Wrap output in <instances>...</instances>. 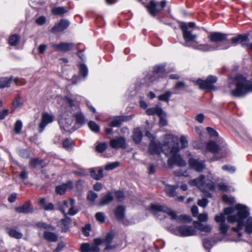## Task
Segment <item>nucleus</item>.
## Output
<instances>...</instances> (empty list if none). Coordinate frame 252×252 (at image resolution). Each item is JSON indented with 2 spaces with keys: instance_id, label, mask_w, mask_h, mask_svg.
Here are the masks:
<instances>
[{
  "instance_id": "obj_1",
  "label": "nucleus",
  "mask_w": 252,
  "mask_h": 252,
  "mask_svg": "<svg viewBox=\"0 0 252 252\" xmlns=\"http://www.w3.org/2000/svg\"><path fill=\"white\" fill-rule=\"evenodd\" d=\"M249 213L247 208L241 204L237 205L235 207L226 208L223 210V213L215 217V220L217 222L220 223V230L222 234L227 233L229 226L225 223V217L227 215V220L231 223H237V227H232V230L237 233L239 237L241 234L239 231L244 226V220L249 216Z\"/></svg>"
},
{
  "instance_id": "obj_2",
  "label": "nucleus",
  "mask_w": 252,
  "mask_h": 252,
  "mask_svg": "<svg viewBox=\"0 0 252 252\" xmlns=\"http://www.w3.org/2000/svg\"><path fill=\"white\" fill-rule=\"evenodd\" d=\"M178 141L177 136L167 134L165 135L163 142L161 145L155 142L151 141L149 151L152 155L158 154L162 152L167 156L171 155L168 160L169 166L176 165L178 166H185L186 165V161L177 154L179 151Z\"/></svg>"
},
{
  "instance_id": "obj_3",
  "label": "nucleus",
  "mask_w": 252,
  "mask_h": 252,
  "mask_svg": "<svg viewBox=\"0 0 252 252\" xmlns=\"http://www.w3.org/2000/svg\"><path fill=\"white\" fill-rule=\"evenodd\" d=\"M230 94L236 97L243 96L252 92V82L238 75L235 78H229L228 86Z\"/></svg>"
},
{
  "instance_id": "obj_4",
  "label": "nucleus",
  "mask_w": 252,
  "mask_h": 252,
  "mask_svg": "<svg viewBox=\"0 0 252 252\" xmlns=\"http://www.w3.org/2000/svg\"><path fill=\"white\" fill-rule=\"evenodd\" d=\"M205 176L202 175L198 178L190 180L189 184L191 186L197 187L204 193L205 195L210 197H211V194L209 191L214 190L216 187L212 180H205Z\"/></svg>"
},
{
  "instance_id": "obj_5",
  "label": "nucleus",
  "mask_w": 252,
  "mask_h": 252,
  "mask_svg": "<svg viewBox=\"0 0 252 252\" xmlns=\"http://www.w3.org/2000/svg\"><path fill=\"white\" fill-rule=\"evenodd\" d=\"M57 204L59 210L63 213L65 216L67 214L73 216L77 212V211L74 208L75 200L73 199L60 201Z\"/></svg>"
},
{
  "instance_id": "obj_6",
  "label": "nucleus",
  "mask_w": 252,
  "mask_h": 252,
  "mask_svg": "<svg viewBox=\"0 0 252 252\" xmlns=\"http://www.w3.org/2000/svg\"><path fill=\"white\" fill-rule=\"evenodd\" d=\"M149 210L154 215H156L161 214H166L172 219L176 217V213L169 208L164 206H161L157 204H152L151 205Z\"/></svg>"
},
{
  "instance_id": "obj_7",
  "label": "nucleus",
  "mask_w": 252,
  "mask_h": 252,
  "mask_svg": "<svg viewBox=\"0 0 252 252\" xmlns=\"http://www.w3.org/2000/svg\"><path fill=\"white\" fill-rule=\"evenodd\" d=\"M55 119L53 114L47 112H44L42 114L40 123L38 126V131L39 133L42 132L46 126L52 123Z\"/></svg>"
},
{
  "instance_id": "obj_8",
  "label": "nucleus",
  "mask_w": 252,
  "mask_h": 252,
  "mask_svg": "<svg viewBox=\"0 0 252 252\" xmlns=\"http://www.w3.org/2000/svg\"><path fill=\"white\" fill-rule=\"evenodd\" d=\"M217 78L214 76H209L206 80L198 79L196 83L199 86L200 89L203 90L214 89L213 84L217 81Z\"/></svg>"
},
{
  "instance_id": "obj_9",
  "label": "nucleus",
  "mask_w": 252,
  "mask_h": 252,
  "mask_svg": "<svg viewBox=\"0 0 252 252\" xmlns=\"http://www.w3.org/2000/svg\"><path fill=\"white\" fill-rule=\"evenodd\" d=\"M179 27L182 31L183 38L186 42L195 41L197 35L192 33V31L188 29L187 24L186 23H181Z\"/></svg>"
},
{
  "instance_id": "obj_10",
  "label": "nucleus",
  "mask_w": 252,
  "mask_h": 252,
  "mask_svg": "<svg viewBox=\"0 0 252 252\" xmlns=\"http://www.w3.org/2000/svg\"><path fill=\"white\" fill-rule=\"evenodd\" d=\"M178 231V232L177 234L182 237H188L197 234V230L194 226L187 225H184L179 227Z\"/></svg>"
},
{
  "instance_id": "obj_11",
  "label": "nucleus",
  "mask_w": 252,
  "mask_h": 252,
  "mask_svg": "<svg viewBox=\"0 0 252 252\" xmlns=\"http://www.w3.org/2000/svg\"><path fill=\"white\" fill-rule=\"evenodd\" d=\"M161 8L158 7V3L155 1H151L147 6L149 12L153 16H155L157 13L161 12L166 5V2L162 1L160 3Z\"/></svg>"
},
{
  "instance_id": "obj_12",
  "label": "nucleus",
  "mask_w": 252,
  "mask_h": 252,
  "mask_svg": "<svg viewBox=\"0 0 252 252\" xmlns=\"http://www.w3.org/2000/svg\"><path fill=\"white\" fill-rule=\"evenodd\" d=\"M165 66L164 65H156L154 68V71L149 74L147 78L149 80L150 82L155 81L158 77L160 74L164 73L165 71Z\"/></svg>"
},
{
  "instance_id": "obj_13",
  "label": "nucleus",
  "mask_w": 252,
  "mask_h": 252,
  "mask_svg": "<svg viewBox=\"0 0 252 252\" xmlns=\"http://www.w3.org/2000/svg\"><path fill=\"white\" fill-rule=\"evenodd\" d=\"M51 46L56 51L66 52L72 50L74 44L71 43L62 42L60 44H52Z\"/></svg>"
},
{
  "instance_id": "obj_14",
  "label": "nucleus",
  "mask_w": 252,
  "mask_h": 252,
  "mask_svg": "<svg viewBox=\"0 0 252 252\" xmlns=\"http://www.w3.org/2000/svg\"><path fill=\"white\" fill-rule=\"evenodd\" d=\"M227 34L220 32H213L209 34L208 38L215 43L221 42L226 41Z\"/></svg>"
},
{
  "instance_id": "obj_15",
  "label": "nucleus",
  "mask_w": 252,
  "mask_h": 252,
  "mask_svg": "<svg viewBox=\"0 0 252 252\" xmlns=\"http://www.w3.org/2000/svg\"><path fill=\"white\" fill-rule=\"evenodd\" d=\"M190 167L197 172H201L205 168L204 162L198 159L190 158L189 160Z\"/></svg>"
},
{
  "instance_id": "obj_16",
  "label": "nucleus",
  "mask_w": 252,
  "mask_h": 252,
  "mask_svg": "<svg viewBox=\"0 0 252 252\" xmlns=\"http://www.w3.org/2000/svg\"><path fill=\"white\" fill-rule=\"evenodd\" d=\"M110 146L113 149H126V143L125 138L123 137H117L110 141Z\"/></svg>"
},
{
  "instance_id": "obj_17",
  "label": "nucleus",
  "mask_w": 252,
  "mask_h": 252,
  "mask_svg": "<svg viewBox=\"0 0 252 252\" xmlns=\"http://www.w3.org/2000/svg\"><path fill=\"white\" fill-rule=\"evenodd\" d=\"M73 123V119L71 117H63L59 120V123L61 127L66 131H69L70 127Z\"/></svg>"
},
{
  "instance_id": "obj_18",
  "label": "nucleus",
  "mask_w": 252,
  "mask_h": 252,
  "mask_svg": "<svg viewBox=\"0 0 252 252\" xmlns=\"http://www.w3.org/2000/svg\"><path fill=\"white\" fill-rule=\"evenodd\" d=\"M69 23L67 20H61L60 22L55 25L51 29L52 33H57L65 30L69 26Z\"/></svg>"
},
{
  "instance_id": "obj_19",
  "label": "nucleus",
  "mask_w": 252,
  "mask_h": 252,
  "mask_svg": "<svg viewBox=\"0 0 252 252\" xmlns=\"http://www.w3.org/2000/svg\"><path fill=\"white\" fill-rule=\"evenodd\" d=\"M99 249L97 246L90 245L89 243L82 244L80 246L81 252H99Z\"/></svg>"
},
{
  "instance_id": "obj_20",
  "label": "nucleus",
  "mask_w": 252,
  "mask_h": 252,
  "mask_svg": "<svg viewBox=\"0 0 252 252\" xmlns=\"http://www.w3.org/2000/svg\"><path fill=\"white\" fill-rule=\"evenodd\" d=\"M230 47L229 45L225 46L222 48L214 47L211 46L210 44H200L197 46L195 49L203 52H207L210 51H213L216 49H226Z\"/></svg>"
},
{
  "instance_id": "obj_21",
  "label": "nucleus",
  "mask_w": 252,
  "mask_h": 252,
  "mask_svg": "<svg viewBox=\"0 0 252 252\" xmlns=\"http://www.w3.org/2000/svg\"><path fill=\"white\" fill-rule=\"evenodd\" d=\"M193 225L196 229L205 233H210L212 231V226L209 224H203L198 221H193Z\"/></svg>"
},
{
  "instance_id": "obj_22",
  "label": "nucleus",
  "mask_w": 252,
  "mask_h": 252,
  "mask_svg": "<svg viewBox=\"0 0 252 252\" xmlns=\"http://www.w3.org/2000/svg\"><path fill=\"white\" fill-rule=\"evenodd\" d=\"M73 188V183L71 181H68L65 184L57 186L56 191L57 194L62 195L64 194L65 191L68 189H71Z\"/></svg>"
},
{
  "instance_id": "obj_23",
  "label": "nucleus",
  "mask_w": 252,
  "mask_h": 252,
  "mask_svg": "<svg viewBox=\"0 0 252 252\" xmlns=\"http://www.w3.org/2000/svg\"><path fill=\"white\" fill-rule=\"evenodd\" d=\"M15 211L19 213H30L33 211L29 201L25 202L22 206L15 208Z\"/></svg>"
},
{
  "instance_id": "obj_24",
  "label": "nucleus",
  "mask_w": 252,
  "mask_h": 252,
  "mask_svg": "<svg viewBox=\"0 0 252 252\" xmlns=\"http://www.w3.org/2000/svg\"><path fill=\"white\" fill-rule=\"evenodd\" d=\"M91 177L96 180L101 179L103 176V170L101 168H94L90 169Z\"/></svg>"
},
{
  "instance_id": "obj_25",
  "label": "nucleus",
  "mask_w": 252,
  "mask_h": 252,
  "mask_svg": "<svg viewBox=\"0 0 252 252\" xmlns=\"http://www.w3.org/2000/svg\"><path fill=\"white\" fill-rule=\"evenodd\" d=\"M6 230L9 236L15 239H21L23 236V234L15 227L7 228Z\"/></svg>"
},
{
  "instance_id": "obj_26",
  "label": "nucleus",
  "mask_w": 252,
  "mask_h": 252,
  "mask_svg": "<svg viewBox=\"0 0 252 252\" xmlns=\"http://www.w3.org/2000/svg\"><path fill=\"white\" fill-rule=\"evenodd\" d=\"M146 114L148 115H158L161 116V114H164V112L161 108L158 106L148 108L146 110Z\"/></svg>"
},
{
  "instance_id": "obj_27",
  "label": "nucleus",
  "mask_w": 252,
  "mask_h": 252,
  "mask_svg": "<svg viewBox=\"0 0 252 252\" xmlns=\"http://www.w3.org/2000/svg\"><path fill=\"white\" fill-rule=\"evenodd\" d=\"M43 236L45 239L50 242H56L58 240V235L54 232L45 231Z\"/></svg>"
},
{
  "instance_id": "obj_28",
  "label": "nucleus",
  "mask_w": 252,
  "mask_h": 252,
  "mask_svg": "<svg viewBox=\"0 0 252 252\" xmlns=\"http://www.w3.org/2000/svg\"><path fill=\"white\" fill-rule=\"evenodd\" d=\"M125 208L122 206H118L114 211L116 218L119 220H122L125 217Z\"/></svg>"
},
{
  "instance_id": "obj_29",
  "label": "nucleus",
  "mask_w": 252,
  "mask_h": 252,
  "mask_svg": "<svg viewBox=\"0 0 252 252\" xmlns=\"http://www.w3.org/2000/svg\"><path fill=\"white\" fill-rule=\"evenodd\" d=\"M68 11V9L66 7H56L53 8L51 12L53 14L55 15L62 16Z\"/></svg>"
},
{
  "instance_id": "obj_30",
  "label": "nucleus",
  "mask_w": 252,
  "mask_h": 252,
  "mask_svg": "<svg viewBox=\"0 0 252 252\" xmlns=\"http://www.w3.org/2000/svg\"><path fill=\"white\" fill-rule=\"evenodd\" d=\"M142 138V133L139 128L134 129L133 140L136 143H139Z\"/></svg>"
},
{
  "instance_id": "obj_31",
  "label": "nucleus",
  "mask_w": 252,
  "mask_h": 252,
  "mask_svg": "<svg viewBox=\"0 0 252 252\" xmlns=\"http://www.w3.org/2000/svg\"><path fill=\"white\" fill-rule=\"evenodd\" d=\"M206 147L208 151L212 153H216L219 150V146L215 142L212 141L207 143Z\"/></svg>"
},
{
  "instance_id": "obj_32",
  "label": "nucleus",
  "mask_w": 252,
  "mask_h": 252,
  "mask_svg": "<svg viewBox=\"0 0 252 252\" xmlns=\"http://www.w3.org/2000/svg\"><path fill=\"white\" fill-rule=\"evenodd\" d=\"M177 187L173 186H166L165 189V191L166 194L169 197H175L177 195L176 189Z\"/></svg>"
},
{
  "instance_id": "obj_33",
  "label": "nucleus",
  "mask_w": 252,
  "mask_h": 252,
  "mask_svg": "<svg viewBox=\"0 0 252 252\" xmlns=\"http://www.w3.org/2000/svg\"><path fill=\"white\" fill-rule=\"evenodd\" d=\"M113 199V196L111 193H108L103 195L101 199L99 205H104L111 202Z\"/></svg>"
},
{
  "instance_id": "obj_34",
  "label": "nucleus",
  "mask_w": 252,
  "mask_h": 252,
  "mask_svg": "<svg viewBox=\"0 0 252 252\" xmlns=\"http://www.w3.org/2000/svg\"><path fill=\"white\" fill-rule=\"evenodd\" d=\"M39 204L42 206L45 211H52L54 209V206L53 203H46L44 198H41L39 200Z\"/></svg>"
},
{
  "instance_id": "obj_35",
  "label": "nucleus",
  "mask_w": 252,
  "mask_h": 252,
  "mask_svg": "<svg viewBox=\"0 0 252 252\" xmlns=\"http://www.w3.org/2000/svg\"><path fill=\"white\" fill-rule=\"evenodd\" d=\"M125 120V119L123 117H118L116 118L109 124V126L111 127H118L119 126L123 121Z\"/></svg>"
},
{
  "instance_id": "obj_36",
  "label": "nucleus",
  "mask_w": 252,
  "mask_h": 252,
  "mask_svg": "<svg viewBox=\"0 0 252 252\" xmlns=\"http://www.w3.org/2000/svg\"><path fill=\"white\" fill-rule=\"evenodd\" d=\"M43 161L40 158H32L30 162V165L32 167H37L38 165H40L41 167L45 166L43 165Z\"/></svg>"
},
{
  "instance_id": "obj_37",
  "label": "nucleus",
  "mask_w": 252,
  "mask_h": 252,
  "mask_svg": "<svg viewBox=\"0 0 252 252\" xmlns=\"http://www.w3.org/2000/svg\"><path fill=\"white\" fill-rule=\"evenodd\" d=\"M11 78L6 77L0 78V88H3L9 87L11 82Z\"/></svg>"
},
{
  "instance_id": "obj_38",
  "label": "nucleus",
  "mask_w": 252,
  "mask_h": 252,
  "mask_svg": "<svg viewBox=\"0 0 252 252\" xmlns=\"http://www.w3.org/2000/svg\"><path fill=\"white\" fill-rule=\"evenodd\" d=\"M61 221L64 227L62 228V231L65 232L67 231L69 225L71 223V219L69 218L65 217L64 219H62Z\"/></svg>"
},
{
  "instance_id": "obj_39",
  "label": "nucleus",
  "mask_w": 252,
  "mask_h": 252,
  "mask_svg": "<svg viewBox=\"0 0 252 252\" xmlns=\"http://www.w3.org/2000/svg\"><path fill=\"white\" fill-rule=\"evenodd\" d=\"M36 226L39 228H44L52 231H54L55 230V228L54 226L43 222H38L36 223Z\"/></svg>"
},
{
  "instance_id": "obj_40",
  "label": "nucleus",
  "mask_w": 252,
  "mask_h": 252,
  "mask_svg": "<svg viewBox=\"0 0 252 252\" xmlns=\"http://www.w3.org/2000/svg\"><path fill=\"white\" fill-rule=\"evenodd\" d=\"M20 41V37L17 34H13L9 37V43L11 46H15Z\"/></svg>"
},
{
  "instance_id": "obj_41",
  "label": "nucleus",
  "mask_w": 252,
  "mask_h": 252,
  "mask_svg": "<svg viewBox=\"0 0 252 252\" xmlns=\"http://www.w3.org/2000/svg\"><path fill=\"white\" fill-rule=\"evenodd\" d=\"M113 239V235L112 233H108L105 238L103 239L104 242L107 244V246L106 247V249H109L111 248V246L109 244L111 243L112 240Z\"/></svg>"
},
{
  "instance_id": "obj_42",
  "label": "nucleus",
  "mask_w": 252,
  "mask_h": 252,
  "mask_svg": "<svg viewBox=\"0 0 252 252\" xmlns=\"http://www.w3.org/2000/svg\"><path fill=\"white\" fill-rule=\"evenodd\" d=\"M73 145V142L70 139H66L63 143V147L67 150H70L72 149Z\"/></svg>"
},
{
  "instance_id": "obj_43",
  "label": "nucleus",
  "mask_w": 252,
  "mask_h": 252,
  "mask_svg": "<svg viewBox=\"0 0 252 252\" xmlns=\"http://www.w3.org/2000/svg\"><path fill=\"white\" fill-rule=\"evenodd\" d=\"M245 231L247 233H252V218L247 219L245 224Z\"/></svg>"
},
{
  "instance_id": "obj_44",
  "label": "nucleus",
  "mask_w": 252,
  "mask_h": 252,
  "mask_svg": "<svg viewBox=\"0 0 252 252\" xmlns=\"http://www.w3.org/2000/svg\"><path fill=\"white\" fill-rule=\"evenodd\" d=\"M171 94H172L170 92L167 91L165 92L164 94L159 95L158 96V98L160 100L168 102Z\"/></svg>"
},
{
  "instance_id": "obj_45",
  "label": "nucleus",
  "mask_w": 252,
  "mask_h": 252,
  "mask_svg": "<svg viewBox=\"0 0 252 252\" xmlns=\"http://www.w3.org/2000/svg\"><path fill=\"white\" fill-rule=\"evenodd\" d=\"M107 147V145L106 143H97L95 147V149L97 152L102 153L106 149Z\"/></svg>"
},
{
  "instance_id": "obj_46",
  "label": "nucleus",
  "mask_w": 252,
  "mask_h": 252,
  "mask_svg": "<svg viewBox=\"0 0 252 252\" xmlns=\"http://www.w3.org/2000/svg\"><path fill=\"white\" fill-rule=\"evenodd\" d=\"M76 122L77 124L82 125L85 123V117L82 113H77L75 115Z\"/></svg>"
},
{
  "instance_id": "obj_47",
  "label": "nucleus",
  "mask_w": 252,
  "mask_h": 252,
  "mask_svg": "<svg viewBox=\"0 0 252 252\" xmlns=\"http://www.w3.org/2000/svg\"><path fill=\"white\" fill-rule=\"evenodd\" d=\"M120 163L118 161H115L114 162L109 163L105 165V169L106 170H112L118 167Z\"/></svg>"
},
{
  "instance_id": "obj_48",
  "label": "nucleus",
  "mask_w": 252,
  "mask_h": 252,
  "mask_svg": "<svg viewBox=\"0 0 252 252\" xmlns=\"http://www.w3.org/2000/svg\"><path fill=\"white\" fill-rule=\"evenodd\" d=\"M23 103L21 101V97L18 94L13 101V105L15 108H17L21 107Z\"/></svg>"
},
{
  "instance_id": "obj_49",
  "label": "nucleus",
  "mask_w": 252,
  "mask_h": 252,
  "mask_svg": "<svg viewBox=\"0 0 252 252\" xmlns=\"http://www.w3.org/2000/svg\"><path fill=\"white\" fill-rule=\"evenodd\" d=\"M90 128L94 132H97L99 131V126L94 122L90 121L88 124Z\"/></svg>"
},
{
  "instance_id": "obj_50",
  "label": "nucleus",
  "mask_w": 252,
  "mask_h": 252,
  "mask_svg": "<svg viewBox=\"0 0 252 252\" xmlns=\"http://www.w3.org/2000/svg\"><path fill=\"white\" fill-rule=\"evenodd\" d=\"M249 40L248 36L247 35H242V37H241L240 43L243 47L248 46Z\"/></svg>"
},
{
  "instance_id": "obj_51",
  "label": "nucleus",
  "mask_w": 252,
  "mask_h": 252,
  "mask_svg": "<svg viewBox=\"0 0 252 252\" xmlns=\"http://www.w3.org/2000/svg\"><path fill=\"white\" fill-rule=\"evenodd\" d=\"M22 123L20 120H18L16 121L15 126H14V131L16 133H20L21 132V130L22 128Z\"/></svg>"
},
{
  "instance_id": "obj_52",
  "label": "nucleus",
  "mask_w": 252,
  "mask_h": 252,
  "mask_svg": "<svg viewBox=\"0 0 252 252\" xmlns=\"http://www.w3.org/2000/svg\"><path fill=\"white\" fill-rule=\"evenodd\" d=\"M79 68H80V74L84 77H85L86 76H87V75L88 74V68H87V66L84 64H81L80 65Z\"/></svg>"
},
{
  "instance_id": "obj_53",
  "label": "nucleus",
  "mask_w": 252,
  "mask_h": 252,
  "mask_svg": "<svg viewBox=\"0 0 252 252\" xmlns=\"http://www.w3.org/2000/svg\"><path fill=\"white\" fill-rule=\"evenodd\" d=\"M198 220L199 222H206L208 220V218L207 213H202L200 214L197 216Z\"/></svg>"
},
{
  "instance_id": "obj_54",
  "label": "nucleus",
  "mask_w": 252,
  "mask_h": 252,
  "mask_svg": "<svg viewBox=\"0 0 252 252\" xmlns=\"http://www.w3.org/2000/svg\"><path fill=\"white\" fill-rule=\"evenodd\" d=\"M241 37H242V34H239L236 37H233L231 39V42L233 46L237 45L240 43Z\"/></svg>"
},
{
  "instance_id": "obj_55",
  "label": "nucleus",
  "mask_w": 252,
  "mask_h": 252,
  "mask_svg": "<svg viewBox=\"0 0 252 252\" xmlns=\"http://www.w3.org/2000/svg\"><path fill=\"white\" fill-rule=\"evenodd\" d=\"M95 218L97 221L103 223L105 221V217L103 213L98 212L95 214Z\"/></svg>"
},
{
  "instance_id": "obj_56",
  "label": "nucleus",
  "mask_w": 252,
  "mask_h": 252,
  "mask_svg": "<svg viewBox=\"0 0 252 252\" xmlns=\"http://www.w3.org/2000/svg\"><path fill=\"white\" fill-rule=\"evenodd\" d=\"M206 129L211 137H217L218 136V133L213 128L210 127H207Z\"/></svg>"
},
{
  "instance_id": "obj_57",
  "label": "nucleus",
  "mask_w": 252,
  "mask_h": 252,
  "mask_svg": "<svg viewBox=\"0 0 252 252\" xmlns=\"http://www.w3.org/2000/svg\"><path fill=\"white\" fill-rule=\"evenodd\" d=\"M180 141L181 144L182 148H185L188 146V142L186 137L182 136L180 138Z\"/></svg>"
},
{
  "instance_id": "obj_58",
  "label": "nucleus",
  "mask_w": 252,
  "mask_h": 252,
  "mask_svg": "<svg viewBox=\"0 0 252 252\" xmlns=\"http://www.w3.org/2000/svg\"><path fill=\"white\" fill-rule=\"evenodd\" d=\"M46 19L45 17L43 16H39L36 20V23L39 26L43 25L46 22Z\"/></svg>"
},
{
  "instance_id": "obj_59",
  "label": "nucleus",
  "mask_w": 252,
  "mask_h": 252,
  "mask_svg": "<svg viewBox=\"0 0 252 252\" xmlns=\"http://www.w3.org/2000/svg\"><path fill=\"white\" fill-rule=\"evenodd\" d=\"M97 197V195L96 193L93 191H89L88 194L87 198L88 200L93 201Z\"/></svg>"
},
{
  "instance_id": "obj_60",
  "label": "nucleus",
  "mask_w": 252,
  "mask_h": 252,
  "mask_svg": "<svg viewBox=\"0 0 252 252\" xmlns=\"http://www.w3.org/2000/svg\"><path fill=\"white\" fill-rule=\"evenodd\" d=\"M222 200L229 204H233L234 202V199L231 197L227 196V195H224L222 196Z\"/></svg>"
},
{
  "instance_id": "obj_61",
  "label": "nucleus",
  "mask_w": 252,
  "mask_h": 252,
  "mask_svg": "<svg viewBox=\"0 0 252 252\" xmlns=\"http://www.w3.org/2000/svg\"><path fill=\"white\" fill-rule=\"evenodd\" d=\"M174 174L176 176H183L185 177H187L189 176V173L187 171H183L181 170H177L174 172Z\"/></svg>"
},
{
  "instance_id": "obj_62",
  "label": "nucleus",
  "mask_w": 252,
  "mask_h": 252,
  "mask_svg": "<svg viewBox=\"0 0 252 252\" xmlns=\"http://www.w3.org/2000/svg\"><path fill=\"white\" fill-rule=\"evenodd\" d=\"M185 87V84L184 82L180 81L176 83L174 88L175 90H178L183 89Z\"/></svg>"
},
{
  "instance_id": "obj_63",
  "label": "nucleus",
  "mask_w": 252,
  "mask_h": 252,
  "mask_svg": "<svg viewBox=\"0 0 252 252\" xmlns=\"http://www.w3.org/2000/svg\"><path fill=\"white\" fill-rule=\"evenodd\" d=\"M166 114L164 112V114H161V116H158L160 118L159 119V123L161 126H164L167 125V121L164 118V116H165Z\"/></svg>"
},
{
  "instance_id": "obj_64",
  "label": "nucleus",
  "mask_w": 252,
  "mask_h": 252,
  "mask_svg": "<svg viewBox=\"0 0 252 252\" xmlns=\"http://www.w3.org/2000/svg\"><path fill=\"white\" fill-rule=\"evenodd\" d=\"M208 203V201L207 199L203 198L202 199L199 200L198 201V205L202 207H205L207 204Z\"/></svg>"
}]
</instances>
